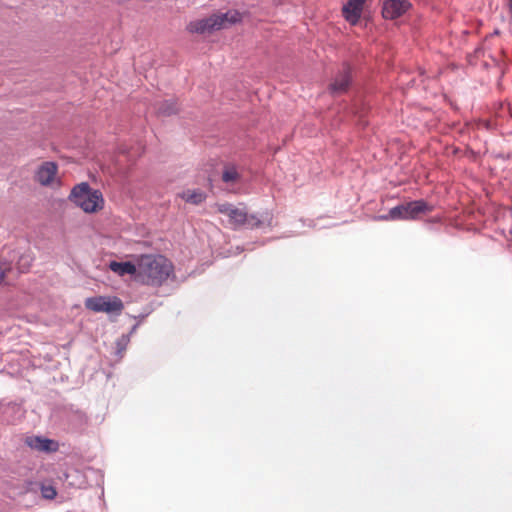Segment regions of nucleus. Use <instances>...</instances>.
I'll return each mask as SVG.
<instances>
[{
  "label": "nucleus",
  "instance_id": "nucleus-8",
  "mask_svg": "<svg viewBox=\"0 0 512 512\" xmlns=\"http://www.w3.org/2000/svg\"><path fill=\"white\" fill-rule=\"evenodd\" d=\"M350 82L351 69L348 65L345 64L333 79L329 86V90L333 94H342L348 90Z\"/></svg>",
  "mask_w": 512,
  "mask_h": 512
},
{
  "label": "nucleus",
  "instance_id": "nucleus-13",
  "mask_svg": "<svg viewBox=\"0 0 512 512\" xmlns=\"http://www.w3.org/2000/svg\"><path fill=\"white\" fill-rule=\"evenodd\" d=\"M179 111V105L177 100L169 99L158 104L157 112L162 116H171Z\"/></svg>",
  "mask_w": 512,
  "mask_h": 512
},
{
  "label": "nucleus",
  "instance_id": "nucleus-18",
  "mask_svg": "<svg viewBox=\"0 0 512 512\" xmlns=\"http://www.w3.org/2000/svg\"><path fill=\"white\" fill-rule=\"evenodd\" d=\"M41 492H42V496L45 499H49V500L54 499L57 495L56 489L52 486H43L41 488Z\"/></svg>",
  "mask_w": 512,
  "mask_h": 512
},
{
  "label": "nucleus",
  "instance_id": "nucleus-12",
  "mask_svg": "<svg viewBox=\"0 0 512 512\" xmlns=\"http://www.w3.org/2000/svg\"><path fill=\"white\" fill-rule=\"evenodd\" d=\"M179 196L185 202L193 204V205H199L202 202H204L207 198L206 193L200 189H187V190L183 191L182 193H180Z\"/></svg>",
  "mask_w": 512,
  "mask_h": 512
},
{
  "label": "nucleus",
  "instance_id": "nucleus-15",
  "mask_svg": "<svg viewBox=\"0 0 512 512\" xmlns=\"http://www.w3.org/2000/svg\"><path fill=\"white\" fill-rule=\"evenodd\" d=\"M109 268L120 276L128 274V262L111 261L109 263Z\"/></svg>",
  "mask_w": 512,
  "mask_h": 512
},
{
  "label": "nucleus",
  "instance_id": "nucleus-2",
  "mask_svg": "<svg viewBox=\"0 0 512 512\" xmlns=\"http://www.w3.org/2000/svg\"><path fill=\"white\" fill-rule=\"evenodd\" d=\"M242 15L237 10H231L226 13H215L207 18L191 21L187 25L190 33L204 34L215 30L226 28L240 22Z\"/></svg>",
  "mask_w": 512,
  "mask_h": 512
},
{
  "label": "nucleus",
  "instance_id": "nucleus-5",
  "mask_svg": "<svg viewBox=\"0 0 512 512\" xmlns=\"http://www.w3.org/2000/svg\"><path fill=\"white\" fill-rule=\"evenodd\" d=\"M432 210L433 207L424 200H416L390 209V218H395V220H414L419 215L429 213Z\"/></svg>",
  "mask_w": 512,
  "mask_h": 512
},
{
  "label": "nucleus",
  "instance_id": "nucleus-10",
  "mask_svg": "<svg viewBox=\"0 0 512 512\" xmlns=\"http://www.w3.org/2000/svg\"><path fill=\"white\" fill-rule=\"evenodd\" d=\"M27 446L31 449L40 451V452H55L58 450V443L54 440L43 438L39 436H31L27 437L25 440Z\"/></svg>",
  "mask_w": 512,
  "mask_h": 512
},
{
  "label": "nucleus",
  "instance_id": "nucleus-21",
  "mask_svg": "<svg viewBox=\"0 0 512 512\" xmlns=\"http://www.w3.org/2000/svg\"><path fill=\"white\" fill-rule=\"evenodd\" d=\"M365 1H366V0H361V3H363V4H364V3H365Z\"/></svg>",
  "mask_w": 512,
  "mask_h": 512
},
{
  "label": "nucleus",
  "instance_id": "nucleus-6",
  "mask_svg": "<svg viewBox=\"0 0 512 512\" xmlns=\"http://www.w3.org/2000/svg\"><path fill=\"white\" fill-rule=\"evenodd\" d=\"M229 223L234 229H237L241 226L256 228L259 227L262 222L257 216L248 215L245 209L237 207L233 214L230 215Z\"/></svg>",
  "mask_w": 512,
  "mask_h": 512
},
{
  "label": "nucleus",
  "instance_id": "nucleus-4",
  "mask_svg": "<svg viewBox=\"0 0 512 512\" xmlns=\"http://www.w3.org/2000/svg\"><path fill=\"white\" fill-rule=\"evenodd\" d=\"M84 305L90 311L109 315H120L125 308L122 300L116 296L89 297L85 300Z\"/></svg>",
  "mask_w": 512,
  "mask_h": 512
},
{
  "label": "nucleus",
  "instance_id": "nucleus-19",
  "mask_svg": "<svg viewBox=\"0 0 512 512\" xmlns=\"http://www.w3.org/2000/svg\"><path fill=\"white\" fill-rule=\"evenodd\" d=\"M30 257L29 256H22L19 260V266H20V269L22 271H24V269H28V267L30 266Z\"/></svg>",
  "mask_w": 512,
  "mask_h": 512
},
{
  "label": "nucleus",
  "instance_id": "nucleus-16",
  "mask_svg": "<svg viewBox=\"0 0 512 512\" xmlns=\"http://www.w3.org/2000/svg\"><path fill=\"white\" fill-rule=\"evenodd\" d=\"M11 270L9 263L0 260V283L8 284V272Z\"/></svg>",
  "mask_w": 512,
  "mask_h": 512
},
{
  "label": "nucleus",
  "instance_id": "nucleus-9",
  "mask_svg": "<svg viewBox=\"0 0 512 512\" xmlns=\"http://www.w3.org/2000/svg\"><path fill=\"white\" fill-rule=\"evenodd\" d=\"M57 171L58 167L54 162H44L38 167L35 180L42 186H49L54 182Z\"/></svg>",
  "mask_w": 512,
  "mask_h": 512
},
{
  "label": "nucleus",
  "instance_id": "nucleus-20",
  "mask_svg": "<svg viewBox=\"0 0 512 512\" xmlns=\"http://www.w3.org/2000/svg\"><path fill=\"white\" fill-rule=\"evenodd\" d=\"M377 219L381 220V221H394L395 220V218H390V211L385 215L378 216Z\"/></svg>",
  "mask_w": 512,
  "mask_h": 512
},
{
  "label": "nucleus",
  "instance_id": "nucleus-1",
  "mask_svg": "<svg viewBox=\"0 0 512 512\" xmlns=\"http://www.w3.org/2000/svg\"><path fill=\"white\" fill-rule=\"evenodd\" d=\"M130 276L139 283L161 286L174 272L172 262L162 255L145 254L130 260Z\"/></svg>",
  "mask_w": 512,
  "mask_h": 512
},
{
  "label": "nucleus",
  "instance_id": "nucleus-11",
  "mask_svg": "<svg viewBox=\"0 0 512 512\" xmlns=\"http://www.w3.org/2000/svg\"><path fill=\"white\" fill-rule=\"evenodd\" d=\"M363 5L361 0H350L342 9L343 16L349 23L355 25L361 16Z\"/></svg>",
  "mask_w": 512,
  "mask_h": 512
},
{
  "label": "nucleus",
  "instance_id": "nucleus-7",
  "mask_svg": "<svg viewBox=\"0 0 512 512\" xmlns=\"http://www.w3.org/2000/svg\"><path fill=\"white\" fill-rule=\"evenodd\" d=\"M410 4L407 0H386L383 4L382 15L386 19H396L402 16Z\"/></svg>",
  "mask_w": 512,
  "mask_h": 512
},
{
  "label": "nucleus",
  "instance_id": "nucleus-3",
  "mask_svg": "<svg viewBox=\"0 0 512 512\" xmlns=\"http://www.w3.org/2000/svg\"><path fill=\"white\" fill-rule=\"evenodd\" d=\"M69 199L86 213H96L104 207L102 193L99 190L92 189L85 182L76 185L71 190Z\"/></svg>",
  "mask_w": 512,
  "mask_h": 512
},
{
  "label": "nucleus",
  "instance_id": "nucleus-17",
  "mask_svg": "<svg viewBox=\"0 0 512 512\" xmlns=\"http://www.w3.org/2000/svg\"><path fill=\"white\" fill-rule=\"evenodd\" d=\"M216 207L219 213L227 215L228 218L230 217L231 214H233V212L237 208L229 203L217 204Z\"/></svg>",
  "mask_w": 512,
  "mask_h": 512
},
{
  "label": "nucleus",
  "instance_id": "nucleus-14",
  "mask_svg": "<svg viewBox=\"0 0 512 512\" xmlns=\"http://www.w3.org/2000/svg\"><path fill=\"white\" fill-rule=\"evenodd\" d=\"M240 173L234 165H227L222 172V181L227 184H235L240 180Z\"/></svg>",
  "mask_w": 512,
  "mask_h": 512
}]
</instances>
